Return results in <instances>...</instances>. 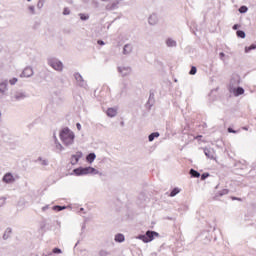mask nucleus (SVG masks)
I'll return each mask as SVG.
<instances>
[{
  "label": "nucleus",
  "mask_w": 256,
  "mask_h": 256,
  "mask_svg": "<svg viewBox=\"0 0 256 256\" xmlns=\"http://www.w3.org/2000/svg\"><path fill=\"white\" fill-rule=\"evenodd\" d=\"M42 256H47V255L43 254Z\"/></svg>",
  "instance_id": "obj_64"
},
{
  "label": "nucleus",
  "mask_w": 256,
  "mask_h": 256,
  "mask_svg": "<svg viewBox=\"0 0 256 256\" xmlns=\"http://www.w3.org/2000/svg\"><path fill=\"white\" fill-rule=\"evenodd\" d=\"M8 85H9V81L7 80L0 82V99H3V97L7 95V91H9Z\"/></svg>",
  "instance_id": "obj_5"
},
{
  "label": "nucleus",
  "mask_w": 256,
  "mask_h": 256,
  "mask_svg": "<svg viewBox=\"0 0 256 256\" xmlns=\"http://www.w3.org/2000/svg\"><path fill=\"white\" fill-rule=\"evenodd\" d=\"M55 145H56V149H58L59 151H64L65 150V147H63V145H61L59 143V140H56Z\"/></svg>",
  "instance_id": "obj_35"
},
{
  "label": "nucleus",
  "mask_w": 256,
  "mask_h": 256,
  "mask_svg": "<svg viewBox=\"0 0 256 256\" xmlns=\"http://www.w3.org/2000/svg\"><path fill=\"white\" fill-rule=\"evenodd\" d=\"M28 11L31 13V15H35V6L33 5L28 6Z\"/></svg>",
  "instance_id": "obj_38"
},
{
  "label": "nucleus",
  "mask_w": 256,
  "mask_h": 256,
  "mask_svg": "<svg viewBox=\"0 0 256 256\" xmlns=\"http://www.w3.org/2000/svg\"><path fill=\"white\" fill-rule=\"evenodd\" d=\"M154 104H155V93H153V91H150L147 105H149L150 107H153Z\"/></svg>",
  "instance_id": "obj_19"
},
{
  "label": "nucleus",
  "mask_w": 256,
  "mask_h": 256,
  "mask_svg": "<svg viewBox=\"0 0 256 256\" xmlns=\"http://www.w3.org/2000/svg\"><path fill=\"white\" fill-rule=\"evenodd\" d=\"M190 177H193L194 179H199V177H201V173H199V171L191 168L189 171Z\"/></svg>",
  "instance_id": "obj_21"
},
{
  "label": "nucleus",
  "mask_w": 256,
  "mask_h": 256,
  "mask_svg": "<svg viewBox=\"0 0 256 256\" xmlns=\"http://www.w3.org/2000/svg\"><path fill=\"white\" fill-rule=\"evenodd\" d=\"M179 193H181V189L175 187L172 189V191L170 192L169 197H175L176 195H179Z\"/></svg>",
  "instance_id": "obj_26"
},
{
  "label": "nucleus",
  "mask_w": 256,
  "mask_h": 256,
  "mask_svg": "<svg viewBox=\"0 0 256 256\" xmlns=\"http://www.w3.org/2000/svg\"><path fill=\"white\" fill-rule=\"evenodd\" d=\"M59 137L65 147H71L75 143V133L69 127L62 128Z\"/></svg>",
  "instance_id": "obj_1"
},
{
  "label": "nucleus",
  "mask_w": 256,
  "mask_h": 256,
  "mask_svg": "<svg viewBox=\"0 0 256 256\" xmlns=\"http://www.w3.org/2000/svg\"><path fill=\"white\" fill-rule=\"evenodd\" d=\"M17 81H18V79L14 77L9 80V83H10V85H15L17 83Z\"/></svg>",
  "instance_id": "obj_42"
},
{
  "label": "nucleus",
  "mask_w": 256,
  "mask_h": 256,
  "mask_svg": "<svg viewBox=\"0 0 256 256\" xmlns=\"http://www.w3.org/2000/svg\"><path fill=\"white\" fill-rule=\"evenodd\" d=\"M90 0H83V3H89Z\"/></svg>",
  "instance_id": "obj_58"
},
{
  "label": "nucleus",
  "mask_w": 256,
  "mask_h": 256,
  "mask_svg": "<svg viewBox=\"0 0 256 256\" xmlns=\"http://www.w3.org/2000/svg\"><path fill=\"white\" fill-rule=\"evenodd\" d=\"M227 131L228 133H237V131L231 127H228Z\"/></svg>",
  "instance_id": "obj_45"
},
{
  "label": "nucleus",
  "mask_w": 256,
  "mask_h": 256,
  "mask_svg": "<svg viewBox=\"0 0 256 256\" xmlns=\"http://www.w3.org/2000/svg\"><path fill=\"white\" fill-rule=\"evenodd\" d=\"M207 235H209V232L204 231V232H202L201 237H206V239H207Z\"/></svg>",
  "instance_id": "obj_49"
},
{
  "label": "nucleus",
  "mask_w": 256,
  "mask_h": 256,
  "mask_svg": "<svg viewBox=\"0 0 256 256\" xmlns=\"http://www.w3.org/2000/svg\"><path fill=\"white\" fill-rule=\"evenodd\" d=\"M74 78L77 81L79 87H84V88L87 87V82H85V80L83 79V76L79 72H76L74 74Z\"/></svg>",
  "instance_id": "obj_7"
},
{
  "label": "nucleus",
  "mask_w": 256,
  "mask_h": 256,
  "mask_svg": "<svg viewBox=\"0 0 256 256\" xmlns=\"http://www.w3.org/2000/svg\"><path fill=\"white\" fill-rule=\"evenodd\" d=\"M196 74H197V67L192 66L189 71V75H196Z\"/></svg>",
  "instance_id": "obj_37"
},
{
  "label": "nucleus",
  "mask_w": 256,
  "mask_h": 256,
  "mask_svg": "<svg viewBox=\"0 0 256 256\" xmlns=\"http://www.w3.org/2000/svg\"><path fill=\"white\" fill-rule=\"evenodd\" d=\"M53 211H64V209H67V206H61V205H55L52 207Z\"/></svg>",
  "instance_id": "obj_28"
},
{
  "label": "nucleus",
  "mask_w": 256,
  "mask_h": 256,
  "mask_svg": "<svg viewBox=\"0 0 256 256\" xmlns=\"http://www.w3.org/2000/svg\"><path fill=\"white\" fill-rule=\"evenodd\" d=\"M161 134H159V132H152L151 134H149L148 136V141L153 142L155 141V139H157V137H159Z\"/></svg>",
  "instance_id": "obj_25"
},
{
  "label": "nucleus",
  "mask_w": 256,
  "mask_h": 256,
  "mask_svg": "<svg viewBox=\"0 0 256 256\" xmlns=\"http://www.w3.org/2000/svg\"><path fill=\"white\" fill-rule=\"evenodd\" d=\"M25 98H27V94L25 92H16V95L12 97L15 101H23Z\"/></svg>",
  "instance_id": "obj_13"
},
{
  "label": "nucleus",
  "mask_w": 256,
  "mask_h": 256,
  "mask_svg": "<svg viewBox=\"0 0 256 256\" xmlns=\"http://www.w3.org/2000/svg\"><path fill=\"white\" fill-rule=\"evenodd\" d=\"M244 131H249V128L247 126L242 127Z\"/></svg>",
  "instance_id": "obj_55"
},
{
  "label": "nucleus",
  "mask_w": 256,
  "mask_h": 256,
  "mask_svg": "<svg viewBox=\"0 0 256 256\" xmlns=\"http://www.w3.org/2000/svg\"><path fill=\"white\" fill-rule=\"evenodd\" d=\"M76 128L78 129V131H81V123H76Z\"/></svg>",
  "instance_id": "obj_51"
},
{
  "label": "nucleus",
  "mask_w": 256,
  "mask_h": 256,
  "mask_svg": "<svg viewBox=\"0 0 256 256\" xmlns=\"http://www.w3.org/2000/svg\"><path fill=\"white\" fill-rule=\"evenodd\" d=\"M219 57H220L221 61H224V59H225V54H224L223 52H220V53H219Z\"/></svg>",
  "instance_id": "obj_46"
},
{
  "label": "nucleus",
  "mask_w": 256,
  "mask_h": 256,
  "mask_svg": "<svg viewBox=\"0 0 256 256\" xmlns=\"http://www.w3.org/2000/svg\"><path fill=\"white\" fill-rule=\"evenodd\" d=\"M47 209H49V205L42 207V211H47Z\"/></svg>",
  "instance_id": "obj_53"
},
{
  "label": "nucleus",
  "mask_w": 256,
  "mask_h": 256,
  "mask_svg": "<svg viewBox=\"0 0 256 256\" xmlns=\"http://www.w3.org/2000/svg\"><path fill=\"white\" fill-rule=\"evenodd\" d=\"M41 165H43V167H47V165H49V160L47 159L42 160Z\"/></svg>",
  "instance_id": "obj_43"
},
{
  "label": "nucleus",
  "mask_w": 256,
  "mask_h": 256,
  "mask_svg": "<svg viewBox=\"0 0 256 256\" xmlns=\"http://www.w3.org/2000/svg\"><path fill=\"white\" fill-rule=\"evenodd\" d=\"M37 7L39 9H43V1L39 0L38 3H37Z\"/></svg>",
  "instance_id": "obj_44"
},
{
  "label": "nucleus",
  "mask_w": 256,
  "mask_h": 256,
  "mask_svg": "<svg viewBox=\"0 0 256 256\" xmlns=\"http://www.w3.org/2000/svg\"><path fill=\"white\" fill-rule=\"evenodd\" d=\"M106 115L108 117H116L117 116V109L115 108H108L106 111Z\"/></svg>",
  "instance_id": "obj_22"
},
{
  "label": "nucleus",
  "mask_w": 256,
  "mask_h": 256,
  "mask_svg": "<svg viewBox=\"0 0 256 256\" xmlns=\"http://www.w3.org/2000/svg\"><path fill=\"white\" fill-rule=\"evenodd\" d=\"M3 205H5V199L1 198L0 199V207H3Z\"/></svg>",
  "instance_id": "obj_48"
},
{
  "label": "nucleus",
  "mask_w": 256,
  "mask_h": 256,
  "mask_svg": "<svg viewBox=\"0 0 256 256\" xmlns=\"http://www.w3.org/2000/svg\"><path fill=\"white\" fill-rule=\"evenodd\" d=\"M48 65H50V67H52V69L55 71H63V62L57 58L48 59Z\"/></svg>",
  "instance_id": "obj_4"
},
{
  "label": "nucleus",
  "mask_w": 256,
  "mask_h": 256,
  "mask_svg": "<svg viewBox=\"0 0 256 256\" xmlns=\"http://www.w3.org/2000/svg\"><path fill=\"white\" fill-rule=\"evenodd\" d=\"M80 211H85V208H80Z\"/></svg>",
  "instance_id": "obj_61"
},
{
  "label": "nucleus",
  "mask_w": 256,
  "mask_h": 256,
  "mask_svg": "<svg viewBox=\"0 0 256 256\" xmlns=\"http://www.w3.org/2000/svg\"><path fill=\"white\" fill-rule=\"evenodd\" d=\"M167 47H177V41L173 40V38L166 39Z\"/></svg>",
  "instance_id": "obj_24"
},
{
  "label": "nucleus",
  "mask_w": 256,
  "mask_h": 256,
  "mask_svg": "<svg viewBox=\"0 0 256 256\" xmlns=\"http://www.w3.org/2000/svg\"><path fill=\"white\" fill-rule=\"evenodd\" d=\"M236 35H237V37H239L240 39H245V37L247 36V35L245 34V31H243V30H237Z\"/></svg>",
  "instance_id": "obj_29"
},
{
  "label": "nucleus",
  "mask_w": 256,
  "mask_h": 256,
  "mask_svg": "<svg viewBox=\"0 0 256 256\" xmlns=\"http://www.w3.org/2000/svg\"><path fill=\"white\" fill-rule=\"evenodd\" d=\"M79 245V241L75 244V247H77Z\"/></svg>",
  "instance_id": "obj_62"
},
{
  "label": "nucleus",
  "mask_w": 256,
  "mask_h": 256,
  "mask_svg": "<svg viewBox=\"0 0 256 256\" xmlns=\"http://www.w3.org/2000/svg\"><path fill=\"white\" fill-rule=\"evenodd\" d=\"M53 137H54V143L56 144L57 141H59V140L57 139V136L55 134L53 135Z\"/></svg>",
  "instance_id": "obj_54"
},
{
  "label": "nucleus",
  "mask_w": 256,
  "mask_h": 256,
  "mask_svg": "<svg viewBox=\"0 0 256 256\" xmlns=\"http://www.w3.org/2000/svg\"><path fill=\"white\" fill-rule=\"evenodd\" d=\"M52 253H54L55 255H61L63 251L61 250V248L55 247L53 248Z\"/></svg>",
  "instance_id": "obj_36"
},
{
  "label": "nucleus",
  "mask_w": 256,
  "mask_h": 256,
  "mask_svg": "<svg viewBox=\"0 0 256 256\" xmlns=\"http://www.w3.org/2000/svg\"><path fill=\"white\" fill-rule=\"evenodd\" d=\"M97 43L101 46L105 45V42L103 40H98Z\"/></svg>",
  "instance_id": "obj_52"
},
{
  "label": "nucleus",
  "mask_w": 256,
  "mask_h": 256,
  "mask_svg": "<svg viewBox=\"0 0 256 256\" xmlns=\"http://www.w3.org/2000/svg\"><path fill=\"white\" fill-rule=\"evenodd\" d=\"M155 237H160V234L157 231L147 230L145 234H139L136 236V239L143 241V243H151Z\"/></svg>",
  "instance_id": "obj_3"
},
{
  "label": "nucleus",
  "mask_w": 256,
  "mask_h": 256,
  "mask_svg": "<svg viewBox=\"0 0 256 256\" xmlns=\"http://www.w3.org/2000/svg\"><path fill=\"white\" fill-rule=\"evenodd\" d=\"M119 0L114 1L112 4L106 5V11H115L118 8Z\"/></svg>",
  "instance_id": "obj_17"
},
{
  "label": "nucleus",
  "mask_w": 256,
  "mask_h": 256,
  "mask_svg": "<svg viewBox=\"0 0 256 256\" xmlns=\"http://www.w3.org/2000/svg\"><path fill=\"white\" fill-rule=\"evenodd\" d=\"M41 229H45V224H43V225L41 226Z\"/></svg>",
  "instance_id": "obj_59"
},
{
  "label": "nucleus",
  "mask_w": 256,
  "mask_h": 256,
  "mask_svg": "<svg viewBox=\"0 0 256 256\" xmlns=\"http://www.w3.org/2000/svg\"><path fill=\"white\" fill-rule=\"evenodd\" d=\"M99 256H108V255H111V252L105 250V249H102L99 251L98 253Z\"/></svg>",
  "instance_id": "obj_33"
},
{
  "label": "nucleus",
  "mask_w": 256,
  "mask_h": 256,
  "mask_svg": "<svg viewBox=\"0 0 256 256\" xmlns=\"http://www.w3.org/2000/svg\"><path fill=\"white\" fill-rule=\"evenodd\" d=\"M3 183L11 184L15 183V176L11 172H7L3 178H2Z\"/></svg>",
  "instance_id": "obj_8"
},
{
  "label": "nucleus",
  "mask_w": 256,
  "mask_h": 256,
  "mask_svg": "<svg viewBox=\"0 0 256 256\" xmlns=\"http://www.w3.org/2000/svg\"><path fill=\"white\" fill-rule=\"evenodd\" d=\"M20 77H33V68H31V66H27L26 68H24V70L20 74Z\"/></svg>",
  "instance_id": "obj_10"
},
{
  "label": "nucleus",
  "mask_w": 256,
  "mask_h": 256,
  "mask_svg": "<svg viewBox=\"0 0 256 256\" xmlns=\"http://www.w3.org/2000/svg\"><path fill=\"white\" fill-rule=\"evenodd\" d=\"M256 49V44H251L250 46L245 47V53H250V51H254Z\"/></svg>",
  "instance_id": "obj_30"
},
{
  "label": "nucleus",
  "mask_w": 256,
  "mask_h": 256,
  "mask_svg": "<svg viewBox=\"0 0 256 256\" xmlns=\"http://www.w3.org/2000/svg\"><path fill=\"white\" fill-rule=\"evenodd\" d=\"M117 69H118V73H120L122 77H127L131 75L132 69L129 66H126V67L118 66Z\"/></svg>",
  "instance_id": "obj_6"
},
{
  "label": "nucleus",
  "mask_w": 256,
  "mask_h": 256,
  "mask_svg": "<svg viewBox=\"0 0 256 256\" xmlns=\"http://www.w3.org/2000/svg\"><path fill=\"white\" fill-rule=\"evenodd\" d=\"M37 161H41V163L43 162V157H38Z\"/></svg>",
  "instance_id": "obj_56"
},
{
  "label": "nucleus",
  "mask_w": 256,
  "mask_h": 256,
  "mask_svg": "<svg viewBox=\"0 0 256 256\" xmlns=\"http://www.w3.org/2000/svg\"><path fill=\"white\" fill-rule=\"evenodd\" d=\"M83 229H85V224L82 225V231H83Z\"/></svg>",
  "instance_id": "obj_60"
},
{
  "label": "nucleus",
  "mask_w": 256,
  "mask_h": 256,
  "mask_svg": "<svg viewBox=\"0 0 256 256\" xmlns=\"http://www.w3.org/2000/svg\"><path fill=\"white\" fill-rule=\"evenodd\" d=\"M122 85H123V87L120 91V95H127V87H128L127 82H123Z\"/></svg>",
  "instance_id": "obj_27"
},
{
  "label": "nucleus",
  "mask_w": 256,
  "mask_h": 256,
  "mask_svg": "<svg viewBox=\"0 0 256 256\" xmlns=\"http://www.w3.org/2000/svg\"><path fill=\"white\" fill-rule=\"evenodd\" d=\"M229 194V189H223L220 191V197H223V195H228Z\"/></svg>",
  "instance_id": "obj_40"
},
{
  "label": "nucleus",
  "mask_w": 256,
  "mask_h": 256,
  "mask_svg": "<svg viewBox=\"0 0 256 256\" xmlns=\"http://www.w3.org/2000/svg\"><path fill=\"white\" fill-rule=\"evenodd\" d=\"M120 125H121V127H124L125 126V122H120Z\"/></svg>",
  "instance_id": "obj_57"
},
{
  "label": "nucleus",
  "mask_w": 256,
  "mask_h": 256,
  "mask_svg": "<svg viewBox=\"0 0 256 256\" xmlns=\"http://www.w3.org/2000/svg\"><path fill=\"white\" fill-rule=\"evenodd\" d=\"M114 241L116 243H123L125 241V235H123L121 233L116 234L114 237Z\"/></svg>",
  "instance_id": "obj_20"
},
{
  "label": "nucleus",
  "mask_w": 256,
  "mask_h": 256,
  "mask_svg": "<svg viewBox=\"0 0 256 256\" xmlns=\"http://www.w3.org/2000/svg\"><path fill=\"white\" fill-rule=\"evenodd\" d=\"M95 159H97V155L94 152H91L88 155H86V161L90 165H91V163H93V161H95Z\"/></svg>",
  "instance_id": "obj_18"
},
{
  "label": "nucleus",
  "mask_w": 256,
  "mask_h": 256,
  "mask_svg": "<svg viewBox=\"0 0 256 256\" xmlns=\"http://www.w3.org/2000/svg\"><path fill=\"white\" fill-rule=\"evenodd\" d=\"M72 175H76V177H81L83 175H100V177H102L103 173L99 172V170L91 166H80L78 168L73 169Z\"/></svg>",
  "instance_id": "obj_2"
},
{
  "label": "nucleus",
  "mask_w": 256,
  "mask_h": 256,
  "mask_svg": "<svg viewBox=\"0 0 256 256\" xmlns=\"http://www.w3.org/2000/svg\"><path fill=\"white\" fill-rule=\"evenodd\" d=\"M63 15H71V10L68 7H65L62 12Z\"/></svg>",
  "instance_id": "obj_39"
},
{
  "label": "nucleus",
  "mask_w": 256,
  "mask_h": 256,
  "mask_svg": "<svg viewBox=\"0 0 256 256\" xmlns=\"http://www.w3.org/2000/svg\"><path fill=\"white\" fill-rule=\"evenodd\" d=\"M239 27H241V25H239V24H234L233 27H232V29H233L234 31H237V29H239Z\"/></svg>",
  "instance_id": "obj_47"
},
{
  "label": "nucleus",
  "mask_w": 256,
  "mask_h": 256,
  "mask_svg": "<svg viewBox=\"0 0 256 256\" xmlns=\"http://www.w3.org/2000/svg\"><path fill=\"white\" fill-rule=\"evenodd\" d=\"M81 157H83V152L78 151L76 152V154H73L71 156V165H77L79 163V159H81Z\"/></svg>",
  "instance_id": "obj_9"
},
{
  "label": "nucleus",
  "mask_w": 256,
  "mask_h": 256,
  "mask_svg": "<svg viewBox=\"0 0 256 256\" xmlns=\"http://www.w3.org/2000/svg\"><path fill=\"white\" fill-rule=\"evenodd\" d=\"M101 1L107 2V1H110V0H101Z\"/></svg>",
  "instance_id": "obj_63"
},
{
  "label": "nucleus",
  "mask_w": 256,
  "mask_h": 256,
  "mask_svg": "<svg viewBox=\"0 0 256 256\" xmlns=\"http://www.w3.org/2000/svg\"><path fill=\"white\" fill-rule=\"evenodd\" d=\"M11 235H13V229L11 227L6 228V230L4 231V234L2 236V239L4 241H7V239L11 238Z\"/></svg>",
  "instance_id": "obj_14"
},
{
  "label": "nucleus",
  "mask_w": 256,
  "mask_h": 256,
  "mask_svg": "<svg viewBox=\"0 0 256 256\" xmlns=\"http://www.w3.org/2000/svg\"><path fill=\"white\" fill-rule=\"evenodd\" d=\"M79 17H80L81 21H89V14L80 13Z\"/></svg>",
  "instance_id": "obj_31"
},
{
  "label": "nucleus",
  "mask_w": 256,
  "mask_h": 256,
  "mask_svg": "<svg viewBox=\"0 0 256 256\" xmlns=\"http://www.w3.org/2000/svg\"><path fill=\"white\" fill-rule=\"evenodd\" d=\"M230 91L233 92L234 97H239L245 93V89H243V87H240V86L230 88Z\"/></svg>",
  "instance_id": "obj_11"
},
{
  "label": "nucleus",
  "mask_w": 256,
  "mask_h": 256,
  "mask_svg": "<svg viewBox=\"0 0 256 256\" xmlns=\"http://www.w3.org/2000/svg\"><path fill=\"white\" fill-rule=\"evenodd\" d=\"M122 53L123 55H131V53H133V45L125 44Z\"/></svg>",
  "instance_id": "obj_12"
},
{
  "label": "nucleus",
  "mask_w": 256,
  "mask_h": 256,
  "mask_svg": "<svg viewBox=\"0 0 256 256\" xmlns=\"http://www.w3.org/2000/svg\"><path fill=\"white\" fill-rule=\"evenodd\" d=\"M204 154L208 159H215V152L211 148H204Z\"/></svg>",
  "instance_id": "obj_16"
},
{
  "label": "nucleus",
  "mask_w": 256,
  "mask_h": 256,
  "mask_svg": "<svg viewBox=\"0 0 256 256\" xmlns=\"http://www.w3.org/2000/svg\"><path fill=\"white\" fill-rule=\"evenodd\" d=\"M232 201H242V199H241V198H239V197H235V196H233V197H232Z\"/></svg>",
  "instance_id": "obj_50"
},
{
  "label": "nucleus",
  "mask_w": 256,
  "mask_h": 256,
  "mask_svg": "<svg viewBox=\"0 0 256 256\" xmlns=\"http://www.w3.org/2000/svg\"><path fill=\"white\" fill-rule=\"evenodd\" d=\"M240 81H239V77H233L230 80V89H233L235 87V85H239Z\"/></svg>",
  "instance_id": "obj_23"
},
{
  "label": "nucleus",
  "mask_w": 256,
  "mask_h": 256,
  "mask_svg": "<svg viewBox=\"0 0 256 256\" xmlns=\"http://www.w3.org/2000/svg\"><path fill=\"white\" fill-rule=\"evenodd\" d=\"M239 13L243 14V13H247V11H249V8L245 5L240 6V8L238 9Z\"/></svg>",
  "instance_id": "obj_32"
},
{
  "label": "nucleus",
  "mask_w": 256,
  "mask_h": 256,
  "mask_svg": "<svg viewBox=\"0 0 256 256\" xmlns=\"http://www.w3.org/2000/svg\"><path fill=\"white\" fill-rule=\"evenodd\" d=\"M211 174L209 172H204L203 174H200L201 181H205L208 177H210Z\"/></svg>",
  "instance_id": "obj_34"
},
{
  "label": "nucleus",
  "mask_w": 256,
  "mask_h": 256,
  "mask_svg": "<svg viewBox=\"0 0 256 256\" xmlns=\"http://www.w3.org/2000/svg\"><path fill=\"white\" fill-rule=\"evenodd\" d=\"M149 25H157L159 23V18L157 17V14H152L148 18Z\"/></svg>",
  "instance_id": "obj_15"
},
{
  "label": "nucleus",
  "mask_w": 256,
  "mask_h": 256,
  "mask_svg": "<svg viewBox=\"0 0 256 256\" xmlns=\"http://www.w3.org/2000/svg\"><path fill=\"white\" fill-rule=\"evenodd\" d=\"M219 197H221V191H219L218 193H216V194L213 196V201H217V199H219Z\"/></svg>",
  "instance_id": "obj_41"
}]
</instances>
